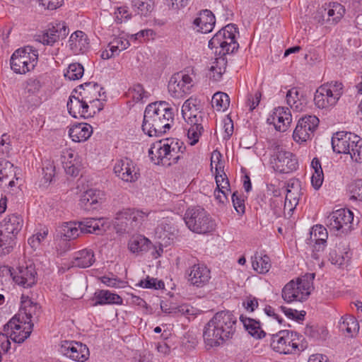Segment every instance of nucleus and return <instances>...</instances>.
Wrapping results in <instances>:
<instances>
[{"label":"nucleus","mask_w":362,"mask_h":362,"mask_svg":"<svg viewBox=\"0 0 362 362\" xmlns=\"http://www.w3.org/2000/svg\"><path fill=\"white\" fill-rule=\"evenodd\" d=\"M354 214L349 209H339L330 214L326 219V225L330 232L337 235L347 233L351 228Z\"/></svg>","instance_id":"nucleus-12"},{"label":"nucleus","mask_w":362,"mask_h":362,"mask_svg":"<svg viewBox=\"0 0 362 362\" xmlns=\"http://www.w3.org/2000/svg\"><path fill=\"white\" fill-rule=\"evenodd\" d=\"M69 42L71 49L75 52H84L88 48V37L85 33L81 30L73 33L69 37Z\"/></svg>","instance_id":"nucleus-39"},{"label":"nucleus","mask_w":362,"mask_h":362,"mask_svg":"<svg viewBox=\"0 0 362 362\" xmlns=\"http://www.w3.org/2000/svg\"><path fill=\"white\" fill-rule=\"evenodd\" d=\"M23 226V218L17 214L8 215L0 225V256L8 254L16 244V235Z\"/></svg>","instance_id":"nucleus-4"},{"label":"nucleus","mask_w":362,"mask_h":362,"mask_svg":"<svg viewBox=\"0 0 362 362\" xmlns=\"http://www.w3.org/2000/svg\"><path fill=\"white\" fill-rule=\"evenodd\" d=\"M252 267L259 274H267L271 269L272 264L269 256L256 253L252 257Z\"/></svg>","instance_id":"nucleus-41"},{"label":"nucleus","mask_w":362,"mask_h":362,"mask_svg":"<svg viewBox=\"0 0 362 362\" xmlns=\"http://www.w3.org/2000/svg\"><path fill=\"white\" fill-rule=\"evenodd\" d=\"M240 320L243 324L246 331L255 339H262L265 337L266 333L262 329L260 322L252 318L244 317L241 315Z\"/></svg>","instance_id":"nucleus-40"},{"label":"nucleus","mask_w":362,"mask_h":362,"mask_svg":"<svg viewBox=\"0 0 362 362\" xmlns=\"http://www.w3.org/2000/svg\"><path fill=\"white\" fill-rule=\"evenodd\" d=\"M193 23H216V18L211 11L204 9L199 11Z\"/></svg>","instance_id":"nucleus-57"},{"label":"nucleus","mask_w":362,"mask_h":362,"mask_svg":"<svg viewBox=\"0 0 362 362\" xmlns=\"http://www.w3.org/2000/svg\"><path fill=\"white\" fill-rule=\"evenodd\" d=\"M193 86L192 77L184 71H180L171 76L168 89L173 98H182L192 93Z\"/></svg>","instance_id":"nucleus-15"},{"label":"nucleus","mask_w":362,"mask_h":362,"mask_svg":"<svg viewBox=\"0 0 362 362\" xmlns=\"http://www.w3.org/2000/svg\"><path fill=\"white\" fill-rule=\"evenodd\" d=\"M77 156V153L71 149H66L62 152L61 160L66 174L71 176L78 175L80 165Z\"/></svg>","instance_id":"nucleus-32"},{"label":"nucleus","mask_w":362,"mask_h":362,"mask_svg":"<svg viewBox=\"0 0 362 362\" xmlns=\"http://www.w3.org/2000/svg\"><path fill=\"white\" fill-rule=\"evenodd\" d=\"M186 147L177 139H167L154 143L148 150V156L155 164L170 165L182 157Z\"/></svg>","instance_id":"nucleus-3"},{"label":"nucleus","mask_w":362,"mask_h":362,"mask_svg":"<svg viewBox=\"0 0 362 362\" xmlns=\"http://www.w3.org/2000/svg\"><path fill=\"white\" fill-rule=\"evenodd\" d=\"M8 338H10L9 330L0 332V349L4 352H8L11 348V342Z\"/></svg>","instance_id":"nucleus-63"},{"label":"nucleus","mask_w":362,"mask_h":362,"mask_svg":"<svg viewBox=\"0 0 362 362\" xmlns=\"http://www.w3.org/2000/svg\"><path fill=\"white\" fill-rule=\"evenodd\" d=\"M178 229L175 222L169 217L163 218L155 230L156 237L165 245L170 244V241L175 238Z\"/></svg>","instance_id":"nucleus-26"},{"label":"nucleus","mask_w":362,"mask_h":362,"mask_svg":"<svg viewBox=\"0 0 362 362\" xmlns=\"http://www.w3.org/2000/svg\"><path fill=\"white\" fill-rule=\"evenodd\" d=\"M139 285L145 288L158 289L164 287V283L163 281L158 280L155 278H150L149 276L145 279L141 280Z\"/></svg>","instance_id":"nucleus-55"},{"label":"nucleus","mask_w":362,"mask_h":362,"mask_svg":"<svg viewBox=\"0 0 362 362\" xmlns=\"http://www.w3.org/2000/svg\"><path fill=\"white\" fill-rule=\"evenodd\" d=\"M92 133L93 128L87 123L74 124L69 131V136L75 142L86 141L91 136Z\"/></svg>","instance_id":"nucleus-38"},{"label":"nucleus","mask_w":362,"mask_h":362,"mask_svg":"<svg viewBox=\"0 0 362 362\" xmlns=\"http://www.w3.org/2000/svg\"><path fill=\"white\" fill-rule=\"evenodd\" d=\"M124 214L128 216L129 218L131 219V223H129L130 227L132 229H135L136 231L139 230L142 223L148 218V216H153L155 218H159V216H154L156 214L155 212L144 211L143 210L136 209H124Z\"/></svg>","instance_id":"nucleus-33"},{"label":"nucleus","mask_w":362,"mask_h":362,"mask_svg":"<svg viewBox=\"0 0 362 362\" xmlns=\"http://www.w3.org/2000/svg\"><path fill=\"white\" fill-rule=\"evenodd\" d=\"M237 317L229 310L216 313L208 322L203 331L206 346H218L233 338L236 332Z\"/></svg>","instance_id":"nucleus-1"},{"label":"nucleus","mask_w":362,"mask_h":362,"mask_svg":"<svg viewBox=\"0 0 362 362\" xmlns=\"http://www.w3.org/2000/svg\"><path fill=\"white\" fill-rule=\"evenodd\" d=\"M292 122V115L289 108L286 107H277L274 108L267 119V122L272 124L275 129L285 132Z\"/></svg>","instance_id":"nucleus-25"},{"label":"nucleus","mask_w":362,"mask_h":362,"mask_svg":"<svg viewBox=\"0 0 362 362\" xmlns=\"http://www.w3.org/2000/svg\"><path fill=\"white\" fill-rule=\"evenodd\" d=\"M200 105H201V102L199 99H197V98H194V97H190L187 100H186L182 106V110H181V112H182V117H185V115H191L189 113H188V112L189 111H193V112H196L197 111V107H200Z\"/></svg>","instance_id":"nucleus-51"},{"label":"nucleus","mask_w":362,"mask_h":362,"mask_svg":"<svg viewBox=\"0 0 362 362\" xmlns=\"http://www.w3.org/2000/svg\"><path fill=\"white\" fill-rule=\"evenodd\" d=\"M315 273H307L296 281H289L282 289V298L286 303L303 301L310 294Z\"/></svg>","instance_id":"nucleus-7"},{"label":"nucleus","mask_w":362,"mask_h":362,"mask_svg":"<svg viewBox=\"0 0 362 362\" xmlns=\"http://www.w3.org/2000/svg\"><path fill=\"white\" fill-rule=\"evenodd\" d=\"M185 276L187 281L197 288H202L209 282L211 279V271L203 263H194L185 271Z\"/></svg>","instance_id":"nucleus-20"},{"label":"nucleus","mask_w":362,"mask_h":362,"mask_svg":"<svg viewBox=\"0 0 362 362\" xmlns=\"http://www.w3.org/2000/svg\"><path fill=\"white\" fill-rule=\"evenodd\" d=\"M69 30L65 24H55L36 36V40L45 45L53 46L61 39L65 38Z\"/></svg>","instance_id":"nucleus-24"},{"label":"nucleus","mask_w":362,"mask_h":362,"mask_svg":"<svg viewBox=\"0 0 362 362\" xmlns=\"http://www.w3.org/2000/svg\"><path fill=\"white\" fill-rule=\"evenodd\" d=\"M270 165L274 171L279 173H290L298 167L296 157L291 152L277 146L272 155Z\"/></svg>","instance_id":"nucleus-14"},{"label":"nucleus","mask_w":362,"mask_h":362,"mask_svg":"<svg viewBox=\"0 0 362 362\" xmlns=\"http://www.w3.org/2000/svg\"><path fill=\"white\" fill-rule=\"evenodd\" d=\"M215 180L217 186L216 189H226L227 191H230L229 181L223 171V173H216Z\"/></svg>","instance_id":"nucleus-60"},{"label":"nucleus","mask_w":362,"mask_h":362,"mask_svg":"<svg viewBox=\"0 0 362 362\" xmlns=\"http://www.w3.org/2000/svg\"><path fill=\"white\" fill-rule=\"evenodd\" d=\"M58 351L62 356L76 362H85L90 356L87 345L74 340L62 341Z\"/></svg>","instance_id":"nucleus-16"},{"label":"nucleus","mask_w":362,"mask_h":362,"mask_svg":"<svg viewBox=\"0 0 362 362\" xmlns=\"http://www.w3.org/2000/svg\"><path fill=\"white\" fill-rule=\"evenodd\" d=\"M215 165V173H220L223 171V163L222 161V155L220 151L215 150L211 153V166L213 168Z\"/></svg>","instance_id":"nucleus-56"},{"label":"nucleus","mask_w":362,"mask_h":362,"mask_svg":"<svg viewBox=\"0 0 362 362\" xmlns=\"http://www.w3.org/2000/svg\"><path fill=\"white\" fill-rule=\"evenodd\" d=\"M350 259V252L346 243L340 241L329 252V260L332 264L339 267Z\"/></svg>","instance_id":"nucleus-34"},{"label":"nucleus","mask_w":362,"mask_h":362,"mask_svg":"<svg viewBox=\"0 0 362 362\" xmlns=\"http://www.w3.org/2000/svg\"><path fill=\"white\" fill-rule=\"evenodd\" d=\"M187 227L193 233L207 234L215 230L216 221L202 207L189 208L184 216Z\"/></svg>","instance_id":"nucleus-6"},{"label":"nucleus","mask_w":362,"mask_h":362,"mask_svg":"<svg viewBox=\"0 0 362 362\" xmlns=\"http://www.w3.org/2000/svg\"><path fill=\"white\" fill-rule=\"evenodd\" d=\"M15 175L13 164L5 158H0V181Z\"/></svg>","instance_id":"nucleus-50"},{"label":"nucleus","mask_w":362,"mask_h":362,"mask_svg":"<svg viewBox=\"0 0 362 362\" xmlns=\"http://www.w3.org/2000/svg\"><path fill=\"white\" fill-rule=\"evenodd\" d=\"M345 13L344 7L337 2L329 3L327 7L319 8L314 16L316 23L329 22L338 23Z\"/></svg>","instance_id":"nucleus-21"},{"label":"nucleus","mask_w":362,"mask_h":362,"mask_svg":"<svg viewBox=\"0 0 362 362\" xmlns=\"http://www.w3.org/2000/svg\"><path fill=\"white\" fill-rule=\"evenodd\" d=\"M124 214V209L117 214L116 216V226L118 229L124 233H132L136 232L135 229H132L129 223H131L130 218Z\"/></svg>","instance_id":"nucleus-48"},{"label":"nucleus","mask_w":362,"mask_h":362,"mask_svg":"<svg viewBox=\"0 0 362 362\" xmlns=\"http://www.w3.org/2000/svg\"><path fill=\"white\" fill-rule=\"evenodd\" d=\"M151 241L144 235L133 236L129 241L128 247L132 253L146 252L149 249Z\"/></svg>","instance_id":"nucleus-42"},{"label":"nucleus","mask_w":362,"mask_h":362,"mask_svg":"<svg viewBox=\"0 0 362 362\" xmlns=\"http://www.w3.org/2000/svg\"><path fill=\"white\" fill-rule=\"evenodd\" d=\"M328 233L322 226H315L310 232V241H327Z\"/></svg>","instance_id":"nucleus-52"},{"label":"nucleus","mask_w":362,"mask_h":362,"mask_svg":"<svg viewBox=\"0 0 362 362\" xmlns=\"http://www.w3.org/2000/svg\"><path fill=\"white\" fill-rule=\"evenodd\" d=\"M236 24H226L209 42V47L219 49V54L233 53L239 45L235 40L238 33Z\"/></svg>","instance_id":"nucleus-9"},{"label":"nucleus","mask_w":362,"mask_h":362,"mask_svg":"<svg viewBox=\"0 0 362 362\" xmlns=\"http://www.w3.org/2000/svg\"><path fill=\"white\" fill-rule=\"evenodd\" d=\"M232 202L235 211L238 214H243L245 212V201L238 192L233 193Z\"/></svg>","instance_id":"nucleus-61"},{"label":"nucleus","mask_w":362,"mask_h":362,"mask_svg":"<svg viewBox=\"0 0 362 362\" xmlns=\"http://www.w3.org/2000/svg\"><path fill=\"white\" fill-rule=\"evenodd\" d=\"M38 50L33 46L19 48L11 57V68L16 74H25L35 69L38 62Z\"/></svg>","instance_id":"nucleus-8"},{"label":"nucleus","mask_w":362,"mask_h":362,"mask_svg":"<svg viewBox=\"0 0 362 362\" xmlns=\"http://www.w3.org/2000/svg\"><path fill=\"white\" fill-rule=\"evenodd\" d=\"M42 172L45 182H50L55 175V167L49 162L42 168Z\"/></svg>","instance_id":"nucleus-64"},{"label":"nucleus","mask_w":362,"mask_h":362,"mask_svg":"<svg viewBox=\"0 0 362 362\" xmlns=\"http://www.w3.org/2000/svg\"><path fill=\"white\" fill-rule=\"evenodd\" d=\"M95 261L94 252L91 249H83L74 253L71 264L73 267L87 268Z\"/></svg>","instance_id":"nucleus-36"},{"label":"nucleus","mask_w":362,"mask_h":362,"mask_svg":"<svg viewBox=\"0 0 362 362\" xmlns=\"http://www.w3.org/2000/svg\"><path fill=\"white\" fill-rule=\"evenodd\" d=\"M131 13L126 6L119 7L115 12V18L117 23H123L131 19Z\"/></svg>","instance_id":"nucleus-59"},{"label":"nucleus","mask_w":362,"mask_h":362,"mask_svg":"<svg viewBox=\"0 0 362 362\" xmlns=\"http://www.w3.org/2000/svg\"><path fill=\"white\" fill-rule=\"evenodd\" d=\"M105 220L101 218H86L83 221L64 223L60 228V234L65 240L78 238L81 233L102 234L106 230Z\"/></svg>","instance_id":"nucleus-5"},{"label":"nucleus","mask_w":362,"mask_h":362,"mask_svg":"<svg viewBox=\"0 0 362 362\" xmlns=\"http://www.w3.org/2000/svg\"><path fill=\"white\" fill-rule=\"evenodd\" d=\"M230 104V98L228 94L223 92H217L214 94L211 99L212 107L216 111H224Z\"/></svg>","instance_id":"nucleus-45"},{"label":"nucleus","mask_w":362,"mask_h":362,"mask_svg":"<svg viewBox=\"0 0 362 362\" xmlns=\"http://www.w3.org/2000/svg\"><path fill=\"white\" fill-rule=\"evenodd\" d=\"M89 108L88 105L83 104L77 94L74 91L71 93L67 102V109L73 117L88 118L93 117L95 113Z\"/></svg>","instance_id":"nucleus-27"},{"label":"nucleus","mask_w":362,"mask_h":362,"mask_svg":"<svg viewBox=\"0 0 362 362\" xmlns=\"http://www.w3.org/2000/svg\"><path fill=\"white\" fill-rule=\"evenodd\" d=\"M156 33L152 29H144L141 30L136 34L132 35L131 37L134 40H139V42L147 41L153 40Z\"/></svg>","instance_id":"nucleus-58"},{"label":"nucleus","mask_w":362,"mask_h":362,"mask_svg":"<svg viewBox=\"0 0 362 362\" xmlns=\"http://www.w3.org/2000/svg\"><path fill=\"white\" fill-rule=\"evenodd\" d=\"M295 339H297L296 332L281 330L276 334H272L270 346L274 351L279 354H295V349H293L296 346L293 345Z\"/></svg>","instance_id":"nucleus-17"},{"label":"nucleus","mask_w":362,"mask_h":362,"mask_svg":"<svg viewBox=\"0 0 362 362\" xmlns=\"http://www.w3.org/2000/svg\"><path fill=\"white\" fill-rule=\"evenodd\" d=\"M191 115H185L183 117L187 124L190 127L187 129V137L190 145H195L198 141L199 136L202 135L204 127L202 122L204 120V113L202 111V106L197 107V111L188 112Z\"/></svg>","instance_id":"nucleus-19"},{"label":"nucleus","mask_w":362,"mask_h":362,"mask_svg":"<svg viewBox=\"0 0 362 362\" xmlns=\"http://www.w3.org/2000/svg\"><path fill=\"white\" fill-rule=\"evenodd\" d=\"M344 86L339 81H331L320 86L314 96L315 105L321 109L334 106L343 94Z\"/></svg>","instance_id":"nucleus-11"},{"label":"nucleus","mask_w":362,"mask_h":362,"mask_svg":"<svg viewBox=\"0 0 362 362\" xmlns=\"http://www.w3.org/2000/svg\"><path fill=\"white\" fill-rule=\"evenodd\" d=\"M104 199L105 194L103 191L97 189H88L81 194L80 202L81 204L87 210L96 209Z\"/></svg>","instance_id":"nucleus-31"},{"label":"nucleus","mask_w":362,"mask_h":362,"mask_svg":"<svg viewBox=\"0 0 362 362\" xmlns=\"http://www.w3.org/2000/svg\"><path fill=\"white\" fill-rule=\"evenodd\" d=\"M84 73L83 66L79 63H72L69 65L66 71L64 73L66 78L70 81L78 80Z\"/></svg>","instance_id":"nucleus-49"},{"label":"nucleus","mask_w":362,"mask_h":362,"mask_svg":"<svg viewBox=\"0 0 362 362\" xmlns=\"http://www.w3.org/2000/svg\"><path fill=\"white\" fill-rule=\"evenodd\" d=\"M358 143L355 144L353 153H350L351 158L356 163H362V139L358 136Z\"/></svg>","instance_id":"nucleus-62"},{"label":"nucleus","mask_w":362,"mask_h":362,"mask_svg":"<svg viewBox=\"0 0 362 362\" xmlns=\"http://www.w3.org/2000/svg\"><path fill=\"white\" fill-rule=\"evenodd\" d=\"M173 123V108L165 101H158L146 106L141 127L149 136H160L170 129Z\"/></svg>","instance_id":"nucleus-2"},{"label":"nucleus","mask_w":362,"mask_h":362,"mask_svg":"<svg viewBox=\"0 0 362 362\" xmlns=\"http://www.w3.org/2000/svg\"><path fill=\"white\" fill-rule=\"evenodd\" d=\"M33 328V322L23 320L14 316L4 326V331L9 330L10 338L14 342L20 344L29 337Z\"/></svg>","instance_id":"nucleus-18"},{"label":"nucleus","mask_w":362,"mask_h":362,"mask_svg":"<svg viewBox=\"0 0 362 362\" xmlns=\"http://www.w3.org/2000/svg\"><path fill=\"white\" fill-rule=\"evenodd\" d=\"M103 87L95 82H88L81 84L74 92L78 95L83 104L88 105L89 109H91L95 114L103 109V100L102 95L105 92L101 93Z\"/></svg>","instance_id":"nucleus-10"},{"label":"nucleus","mask_w":362,"mask_h":362,"mask_svg":"<svg viewBox=\"0 0 362 362\" xmlns=\"http://www.w3.org/2000/svg\"><path fill=\"white\" fill-rule=\"evenodd\" d=\"M129 93L131 94L134 101L136 103L143 101L144 99L148 98V93L139 83L134 85L132 88L129 89Z\"/></svg>","instance_id":"nucleus-53"},{"label":"nucleus","mask_w":362,"mask_h":362,"mask_svg":"<svg viewBox=\"0 0 362 362\" xmlns=\"http://www.w3.org/2000/svg\"><path fill=\"white\" fill-rule=\"evenodd\" d=\"M319 122V119L316 116L311 115L300 118L293 132V140L299 144L305 145L314 136Z\"/></svg>","instance_id":"nucleus-13"},{"label":"nucleus","mask_w":362,"mask_h":362,"mask_svg":"<svg viewBox=\"0 0 362 362\" xmlns=\"http://www.w3.org/2000/svg\"><path fill=\"white\" fill-rule=\"evenodd\" d=\"M286 103L287 104L296 112H303L305 110L308 99L299 88H292L286 93Z\"/></svg>","instance_id":"nucleus-30"},{"label":"nucleus","mask_w":362,"mask_h":362,"mask_svg":"<svg viewBox=\"0 0 362 362\" xmlns=\"http://www.w3.org/2000/svg\"><path fill=\"white\" fill-rule=\"evenodd\" d=\"M305 334L314 340H325L327 337L328 332L323 326L310 325L305 327Z\"/></svg>","instance_id":"nucleus-46"},{"label":"nucleus","mask_w":362,"mask_h":362,"mask_svg":"<svg viewBox=\"0 0 362 362\" xmlns=\"http://www.w3.org/2000/svg\"><path fill=\"white\" fill-rule=\"evenodd\" d=\"M8 272L13 281L23 288H30L37 282V272L35 265L33 264L21 266L18 268L17 272L14 273L8 269Z\"/></svg>","instance_id":"nucleus-22"},{"label":"nucleus","mask_w":362,"mask_h":362,"mask_svg":"<svg viewBox=\"0 0 362 362\" xmlns=\"http://www.w3.org/2000/svg\"><path fill=\"white\" fill-rule=\"evenodd\" d=\"M40 313V306L37 303H33L28 296L25 297L23 295L21 296V307L18 313L15 316L34 324V322L37 320Z\"/></svg>","instance_id":"nucleus-28"},{"label":"nucleus","mask_w":362,"mask_h":362,"mask_svg":"<svg viewBox=\"0 0 362 362\" xmlns=\"http://www.w3.org/2000/svg\"><path fill=\"white\" fill-rule=\"evenodd\" d=\"M224 56L225 55H221V57L216 58L210 67L209 76L210 78L213 79L214 81H219L221 79L223 74L226 72L227 59Z\"/></svg>","instance_id":"nucleus-43"},{"label":"nucleus","mask_w":362,"mask_h":362,"mask_svg":"<svg viewBox=\"0 0 362 362\" xmlns=\"http://www.w3.org/2000/svg\"><path fill=\"white\" fill-rule=\"evenodd\" d=\"M262 98V93L256 91L254 93H249L247 96L245 106L250 112L253 111L259 104Z\"/></svg>","instance_id":"nucleus-54"},{"label":"nucleus","mask_w":362,"mask_h":362,"mask_svg":"<svg viewBox=\"0 0 362 362\" xmlns=\"http://www.w3.org/2000/svg\"><path fill=\"white\" fill-rule=\"evenodd\" d=\"M132 5L138 14L146 16L154 7L153 0H133Z\"/></svg>","instance_id":"nucleus-47"},{"label":"nucleus","mask_w":362,"mask_h":362,"mask_svg":"<svg viewBox=\"0 0 362 362\" xmlns=\"http://www.w3.org/2000/svg\"><path fill=\"white\" fill-rule=\"evenodd\" d=\"M340 331L346 332L349 335L353 336L359 330V325L357 320L352 315H346L341 318L339 322Z\"/></svg>","instance_id":"nucleus-44"},{"label":"nucleus","mask_w":362,"mask_h":362,"mask_svg":"<svg viewBox=\"0 0 362 362\" xmlns=\"http://www.w3.org/2000/svg\"><path fill=\"white\" fill-rule=\"evenodd\" d=\"M358 140V135L350 132H337L332 137V146L337 153H346L349 144Z\"/></svg>","instance_id":"nucleus-29"},{"label":"nucleus","mask_w":362,"mask_h":362,"mask_svg":"<svg viewBox=\"0 0 362 362\" xmlns=\"http://www.w3.org/2000/svg\"><path fill=\"white\" fill-rule=\"evenodd\" d=\"M299 187L300 185L298 181H290L287 185L284 208L290 211H293L298 204Z\"/></svg>","instance_id":"nucleus-37"},{"label":"nucleus","mask_w":362,"mask_h":362,"mask_svg":"<svg viewBox=\"0 0 362 362\" xmlns=\"http://www.w3.org/2000/svg\"><path fill=\"white\" fill-rule=\"evenodd\" d=\"M93 305H104L107 304H122V298L117 294L107 290H99L94 293Z\"/></svg>","instance_id":"nucleus-35"},{"label":"nucleus","mask_w":362,"mask_h":362,"mask_svg":"<svg viewBox=\"0 0 362 362\" xmlns=\"http://www.w3.org/2000/svg\"><path fill=\"white\" fill-rule=\"evenodd\" d=\"M114 173L124 182H134L139 179V173L136 164L129 158L117 160L114 166Z\"/></svg>","instance_id":"nucleus-23"}]
</instances>
